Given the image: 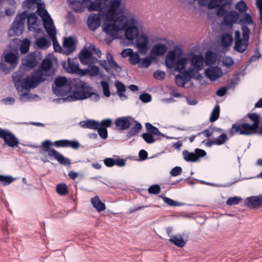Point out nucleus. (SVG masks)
Segmentation results:
<instances>
[{
  "label": "nucleus",
  "instance_id": "nucleus-1",
  "mask_svg": "<svg viewBox=\"0 0 262 262\" xmlns=\"http://www.w3.org/2000/svg\"><path fill=\"white\" fill-rule=\"evenodd\" d=\"M55 69L53 68L52 60L46 57L42 60L39 68L31 72V75H28L26 78H24L23 74L14 72L12 78L17 90H29L45 81L47 78L44 77V76H52L55 74Z\"/></svg>",
  "mask_w": 262,
  "mask_h": 262
},
{
  "label": "nucleus",
  "instance_id": "nucleus-2",
  "mask_svg": "<svg viewBox=\"0 0 262 262\" xmlns=\"http://www.w3.org/2000/svg\"><path fill=\"white\" fill-rule=\"evenodd\" d=\"M27 18V24L30 30L35 28L33 26H37V21L38 18L35 13L32 12L27 14L26 11H24L20 14H17L13 21L10 29L8 31V34L10 36L19 35L23 33L25 20Z\"/></svg>",
  "mask_w": 262,
  "mask_h": 262
},
{
  "label": "nucleus",
  "instance_id": "nucleus-3",
  "mask_svg": "<svg viewBox=\"0 0 262 262\" xmlns=\"http://www.w3.org/2000/svg\"><path fill=\"white\" fill-rule=\"evenodd\" d=\"M115 124L121 130L130 128L125 135L127 140L137 136L142 128L141 124L130 116L117 118L115 121Z\"/></svg>",
  "mask_w": 262,
  "mask_h": 262
},
{
  "label": "nucleus",
  "instance_id": "nucleus-4",
  "mask_svg": "<svg viewBox=\"0 0 262 262\" xmlns=\"http://www.w3.org/2000/svg\"><path fill=\"white\" fill-rule=\"evenodd\" d=\"M71 80H68L66 77L60 76L55 80L53 85V93L57 96L64 97L71 93Z\"/></svg>",
  "mask_w": 262,
  "mask_h": 262
},
{
  "label": "nucleus",
  "instance_id": "nucleus-5",
  "mask_svg": "<svg viewBox=\"0 0 262 262\" xmlns=\"http://www.w3.org/2000/svg\"><path fill=\"white\" fill-rule=\"evenodd\" d=\"M43 56L41 51L36 50L28 54L21 59V66L26 70H31L36 67L42 59Z\"/></svg>",
  "mask_w": 262,
  "mask_h": 262
},
{
  "label": "nucleus",
  "instance_id": "nucleus-6",
  "mask_svg": "<svg viewBox=\"0 0 262 262\" xmlns=\"http://www.w3.org/2000/svg\"><path fill=\"white\" fill-rule=\"evenodd\" d=\"M92 89V88L88 84L80 90L77 91L75 95H70L67 97L62 99L63 102H72L79 100H84L90 97V91Z\"/></svg>",
  "mask_w": 262,
  "mask_h": 262
},
{
  "label": "nucleus",
  "instance_id": "nucleus-7",
  "mask_svg": "<svg viewBox=\"0 0 262 262\" xmlns=\"http://www.w3.org/2000/svg\"><path fill=\"white\" fill-rule=\"evenodd\" d=\"M79 59L81 64L91 65L98 62V59L93 55L92 51L84 47L79 54Z\"/></svg>",
  "mask_w": 262,
  "mask_h": 262
},
{
  "label": "nucleus",
  "instance_id": "nucleus-8",
  "mask_svg": "<svg viewBox=\"0 0 262 262\" xmlns=\"http://www.w3.org/2000/svg\"><path fill=\"white\" fill-rule=\"evenodd\" d=\"M239 13L235 10L228 11V13L224 16L222 25L232 28L234 24L242 23V20L239 19Z\"/></svg>",
  "mask_w": 262,
  "mask_h": 262
},
{
  "label": "nucleus",
  "instance_id": "nucleus-9",
  "mask_svg": "<svg viewBox=\"0 0 262 262\" xmlns=\"http://www.w3.org/2000/svg\"><path fill=\"white\" fill-rule=\"evenodd\" d=\"M107 60H98L99 64L101 67H103L105 70L110 73L111 69L115 68L116 71L120 72L122 68L120 66L114 59L113 56L110 53H106Z\"/></svg>",
  "mask_w": 262,
  "mask_h": 262
},
{
  "label": "nucleus",
  "instance_id": "nucleus-10",
  "mask_svg": "<svg viewBox=\"0 0 262 262\" xmlns=\"http://www.w3.org/2000/svg\"><path fill=\"white\" fill-rule=\"evenodd\" d=\"M188 58V61L189 62L191 66L196 70H200L203 68L204 58L201 54H195L193 51H191L186 54Z\"/></svg>",
  "mask_w": 262,
  "mask_h": 262
},
{
  "label": "nucleus",
  "instance_id": "nucleus-11",
  "mask_svg": "<svg viewBox=\"0 0 262 262\" xmlns=\"http://www.w3.org/2000/svg\"><path fill=\"white\" fill-rule=\"evenodd\" d=\"M51 145H53V144L50 140H46L43 141L41 143V147L40 149V152L41 154H46L47 152L48 156L54 157L56 160L60 153L55 149L51 148L50 147Z\"/></svg>",
  "mask_w": 262,
  "mask_h": 262
},
{
  "label": "nucleus",
  "instance_id": "nucleus-12",
  "mask_svg": "<svg viewBox=\"0 0 262 262\" xmlns=\"http://www.w3.org/2000/svg\"><path fill=\"white\" fill-rule=\"evenodd\" d=\"M113 17H110L109 19L105 21L103 25V31L106 34L113 36L120 30V28L114 21Z\"/></svg>",
  "mask_w": 262,
  "mask_h": 262
},
{
  "label": "nucleus",
  "instance_id": "nucleus-13",
  "mask_svg": "<svg viewBox=\"0 0 262 262\" xmlns=\"http://www.w3.org/2000/svg\"><path fill=\"white\" fill-rule=\"evenodd\" d=\"M149 39L145 34L138 35L136 38V46L139 52L141 54H145L148 49Z\"/></svg>",
  "mask_w": 262,
  "mask_h": 262
},
{
  "label": "nucleus",
  "instance_id": "nucleus-14",
  "mask_svg": "<svg viewBox=\"0 0 262 262\" xmlns=\"http://www.w3.org/2000/svg\"><path fill=\"white\" fill-rule=\"evenodd\" d=\"M18 52L16 48H12V50L6 53L5 55V61L12 65V68H15L18 63Z\"/></svg>",
  "mask_w": 262,
  "mask_h": 262
},
{
  "label": "nucleus",
  "instance_id": "nucleus-15",
  "mask_svg": "<svg viewBox=\"0 0 262 262\" xmlns=\"http://www.w3.org/2000/svg\"><path fill=\"white\" fill-rule=\"evenodd\" d=\"M45 29L52 40L55 51L56 52L61 53L62 52V48L60 46L56 37V30L55 27L53 26V27L50 28L49 26H47V24H45Z\"/></svg>",
  "mask_w": 262,
  "mask_h": 262
},
{
  "label": "nucleus",
  "instance_id": "nucleus-16",
  "mask_svg": "<svg viewBox=\"0 0 262 262\" xmlns=\"http://www.w3.org/2000/svg\"><path fill=\"white\" fill-rule=\"evenodd\" d=\"M245 204L252 209L262 207V194L247 198L245 200Z\"/></svg>",
  "mask_w": 262,
  "mask_h": 262
},
{
  "label": "nucleus",
  "instance_id": "nucleus-17",
  "mask_svg": "<svg viewBox=\"0 0 262 262\" xmlns=\"http://www.w3.org/2000/svg\"><path fill=\"white\" fill-rule=\"evenodd\" d=\"M112 120L111 119H106L102 120L99 125L97 129L99 136L102 139H106L108 137L107 127L111 126Z\"/></svg>",
  "mask_w": 262,
  "mask_h": 262
},
{
  "label": "nucleus",
  "instance_id": "nucleus-18",
  "mask_svg": "<svg viewBox=\"0 0 262 262\" xmlns=\"http://www.w3.org/2000/svg\"><path fill=\"white\" fill-rule=\"evenodd\" d=\"M63 53L69 55L76 50V41L73 37L70 36L65 38L63 42Z\"/></svg>",
  "mask_w": 262,
  "mask_h": 262
},
{
  "label": "nucleus",
  "instance_id": "nucleus-19",
  "mask_svg": "<svg viewBox=\"0 0 262 262\" xmlns=\"http://www.w3.org/2000/svg\"><path fill=\"white\" fill-rule=\"evenodd\" d=\"M182 56V51L177 53L175 51H170L166 56L165 62L168 68L172 69L178 59Z\"/></svg>",
  "mask_w": 262,
  "mask_h": 262
},
{
  "label": "nucleus",
  "instance_id": "nucleus-20",
  "mask_svg": "<svg viewBox=\"0 0 262 262\" xmlns=\"http://www.w3.org/2000/svg\"><path fill=\"white\" fill-rule=\"evenodd\" d=\"M206 76L211 81H214L221 77L223 74L222 69L219 67L208 68L205 70Z\"/></svg>",
  "mask_w": 262,
  "mask_h": 262
},
{
  "label": "nucleus",
  "instance_id": "nucleus-21",
  "mask_svg": "<svg viewBox=\"0 0 262 262\" xmlns=\"http://www.w3.org/2000/svg\"><path fill=\"white\" fill-rule=\"evenodd\" d=\"M3 139L8 146L12 148L17 147L19 144L17 138L9 130H7Z\"/></svg>",
  "mask_w": 262,
  "mask_h": 262
},
{
  "label": "nucleus",
  "instance_id": "nucleus-22",
  "mask_svg": "<svg viewBox=\"0 0 262 262\" xmlns=\"http://www.w3.org/2000/svg\"><path fill=\"white\" fill-rule=\"evenodd\" d=\"M37 12L40 17L43 18H46V20L43 19L44 27L45 24H47V26H49L50 28H52L53 26H54L53 20L45 7H42L40 9L38 7L37 9Z\"/></svg>",
  "mask_w": 262,
  "mask_h": 262
},
{
  "label": "nucleus",
  "instance_id": "nucleus-23",
  "mask_svg": "<svg viewBox=\"0 0 262 262\" xmlns=\"http://www.w3.org/2000/svg\"><path fill=\"white\" fill-rule=\"evenodd\" d=\"M89 28L93 31H95L100 26V18L98 14L91 13L87 20Z\"/></svg>",
  "mask_w": 262,
  "mask_h": 262
},
{
  "label": "nucleus",
  "instance_id": "nucleus-24",
  "mask_svg": "<svg viewBox=\"0 0 262 262\" xmlns=\"http://www.w3.org/2000/svg\"><path fill=\"white\" fill-rule=\"evenodd\" d=\"M125 37L126 39L133 40L139 35V31L135 25L128 24L125 29Z\"/></svg>",
  "mask_w": 262,
  "mask_h": 262
},
{
  "label": "nucleus",
  "instance_id": "nucleus-25",
  "mask_svg": "<svg viewBox=\"0 0 262 262\" xmlns=\"http://www.w3.org/2000/svg\"><path fill=\"white\" fill-rule=\"evenodd\" d=\"M87 85L85 82L78 78L72 79L70 84L71 93L72 92V95H75L77 91H79Z\"/></svg>",
  "mask_w": 262,
  "mask_h": 262
},
{
  "label": "nucleus",
  "instance_id": "nucleus-26",
  "mask_svg": "<svg viewBox=\"0 0 262 262\" xmlns=\"http://www.w3.org/2000/svg\"><path fill=\"white\" fill-rule=\"evenodd\" d=\"M235 45L234 50L239 53H243L246 51V48L243 47V39L241 38V32L236 30L234 32Z\"/></svg>",
  "mask_w": 262,
  "mask_h": 262
},
{
  "label": "nucleus",
  "instance_id": "nucleus-27",
  "mask_svg": "<svg viewBox=\"0 0 262 262\" xmlns=\"http://www.w3.org/2000/svg\"><path fill=\"white\" fill-rule=\"evenodd\" d=\"M167 51V47L166 45L158 43L153 46L151 52L155 56H162L164 55Z\"/></svg>",
  "mask_w": 262,
  "mask_h": 262
},
{
  "label": "nucleus",
  "instance_id": "nucleus-28",
  "mask_svg": "<svg viewBox=\"0 0 262 262\" xmlns=\"http://www.w3.org/2000/svg\"><path fill=\"white\" fill-rule=\"evenodd\" d=\"M100 123L98 121L89 119L86 121H80L79 124L82 128L96 129L98 128Z\"/></svg>",
  "mask_w": 262,
  "mask_h": 262
},
{
  "label": "nucleus",
  "instance_id": "nucleus-29",
  "mask_svg": "<svg viewBox=\"0 0 262 262\" xmlns=\"http://www.w3.org/2000/svg\"><path fill=\"white\" fill-rule=\"evenodd\" d=\"M242 135L251 136L255 135L256 132V128L253 125L248 123H242Z\"/></svg>",
  "mask_w": 262,
  "mask_h": 262
},
{
  "label": "nucleus",
  "instance_id": "nucleus-30",
  "mask_svg": "<svg viewBox=\"0 0 262 262\" xmlns=\"http://www.w3.org/2000/svg\"><path fill=\"white\" fill-rule=\"evenodd\" d=\"M188 62L187 55L184 57L181 56L176 61L173 68H174L176 71L182 72L181 71L185 69Z\"/></svg>",
  "mask_w": 262,
  "mask_h": 262
},
{
  "label": "nucleus",
  "instance_id": "nucleus-31",
  "mask_svg": "<svg viewBox=\"0 0 262 262\" xmlns=\"http://www.w3.org/2000/svg\"><path fill=\"white\" fill-rule=\"evenodd\" d=\"M242 30L243 34V47L246 48V50L249 45V35L250 34V30L247 26L244 25L242 26Z\"/></svg>",
  "mask_w": 262,
  "mask_h": 262
},
{
  "label": "nucleus",
  "instance_id": "nucleus-32",
  "mask_svg": "<svg viewBox=\"0 0 262 262\" xmlns=\"http://www.w3.org/2000/svg\"><path fill=\"white\" fill-rule=\"evenodd\" d=\"M169 241L179 248L184 247L186 244V242L183 239L182 235L180 234L171 235Z\"/></svg>",
  "mask_w": 262,
  "mask_h": 262
},
{
  "label": "nucleus",
  "instance_id": "nucleus-33",
  "mask_svg": "<svg viewBox=\"0 0 262 262\" xmlns=\"http://www.w3.org/2000/svg\"><path fill=\"white\" fill-rule=\"evenodd\" d=\"M91 203L93 206L98 212L104 211L105 208V205L102 203L98 196H95L91 199Z\"/></svg>",
  "mask_w": 262,
  "mask_h": 262
},
{
  "label": "nucleus",
  "instance_id": "nucleus-34",
  "mask_svg": "<svg viewBox=\"0 0 262 262\" xmlns=\"http://www.w3.org/2000/svg\"><path fill=\"white\" fill-rule=\"evenodd\" d=\"M232 41L233 37L231 34L226 33L221 36V43L224 48L229 47L232 42Z\"/></svg>",
  "mask_w": 262,
  "mask_h": 262
},
{
  "label": "nucleus",
  "instance_id": "nucleus-35",
  "mask_svg": "<svg viewBox=\"0 0 262 262\" xmlns=\"http://www.w3.org/2000/svg\"><path fill=\"white\" fill-rule=\"evenodd\" d=\"M63 64L64 68L67 70L68 73L77 74L78 73V70H79V64L71 62L70 58L68 59V67H66V63Z\"/></svg>",
  "mask_w": 262,
  "mask_h": 262
},
{
  "label": "nucleus",
  "instance_id": "nucleus-36",
  "mask_svg": "<svg viewBox=\"0 0 262 262\" xmlns=\"http://www.w3.org/2000/svg\"><path fill=\"white\" fill-rule=\"evenodd\" d=\"M115 85L117 89V93L118 96L120 98L123 97L124 99H127V96L124 94V93L126 91V88L125 85L122 82L119 81L118 80H116L115 81Z\"/></svg>",
  "mask_w": 262,
  "mask_h": 262
},
{
  "label": "nucleus",
  "instance_id": "nucleus-37",
  "mask_svg": "<svg viewBox=\"0 0 262 262\" xmlns=\"http://www.w3.org/2000/svg\"><path fill=\"white\" fill-rule=\"evenodd\" d=\"M182 154L184 160L187 162H195L198 161V157L194 152H189L188 150H185Z\"/></svg>",
  "mask_w": 262,
  "mask_h": 262
},
{
  "label": "nucleus",
  "instance_id": "nucleus-38",
  "mask_svg": "<svg viewBox=\"0 0 262 262\" xmlns=\"http://www.w3.org/2000/svg\"><path fill=\"white\" fill-rule=\"evenodd\" d=\"M228 2L221 3L219 6L216 7L215 14L217 16H223L226 15L228 13V10L225 8L226 6H228Z\"/></svg>",
  "mask_w": 262,
  "mask_h": 262
},
{
  "label": "nucleus",
  "instance_id": "nucleus-39",
  "mask_svg": "<svg viewBox=\"0 0 262 262\" xmlns=\"http://www.w3.org/2000/svg\"><path fill=\"white\" fill-rule=\"evenodd\" d=\"M216 60V54L212 51H207L206 54V64L207 66H212Z\"/></svg>",
  "mask_w": 262,
  "mask_h": 262
},
{
  "label": "nucleus",
  "instance_id": "nucleus-40",
  "mask_svg": "<svg viewBox=\"0 0 262 262\" xmlns=\"http://www.w3.org/2000/svg\"><path fill=\"white\" fill-rule=\"evenodd\" d=\"M242 124L234 123L232 125L231 127L230 128L229 135L230 137H232L235 134L242 135Z\"/></svg>",
  "mask_w": 262,
  "mask_h": 262
},
{
  "label": "nucleus",
  "instance_id": "nucleus-41",
  "mask_svg": "<svg viewBox=\"0 0 262 262\" xmlns=\"http://www.w3.org/2000/svg\"><path fill=\"white\" fill-rule=\"evenodd\" d=\"M31 41L28 38H25L23 40L20 45L19 50L21 54H25L27 53L30 49Z\"/></svg>",
  "mask_w": 262,
  "mask_h": 262
},
{
  "label": "nucleus",
  "instance_id": "nucleus-42",
  "mask_svg": "<svg viewBox=\"0 0 262 262\" xmlns=\"http://www.w3.org/2000/svg\"><path fill=\"white\" fill-rule=\"evenodd\" d=\"M246 117L249 118L253 122V125L255 127L259 126L260 123V115L256 113H248Z\"/></svg>",
  "mask_w": 262,
  "mask_h": 262
},
{
  "label": "nucleus",
  "instance_id": "nucleus-43",
  "mask_svg": "<svg viewBox=\"0 0 262 262\" xmlns=\"http://www.w3.org/2000/svg\"><path fill=\"white\" fill-rule=\"evenodd\" d=\"M220 107L219 104H216L212 110L209 118V121L213 123L216 121L220 116Z\"/></svg>",
  "mask_w": 262,
  "mask_h": 262
},
{
  "label": "nucleus",
  "instance_id": "nucleus-44",
  "mask_svg": "<svg viewBox=\"0 0 262 262\" xmlns=\"http://www.w3.org/2000/svg\"><path fill=\"white\" fill-rule=\"evenodd\" d=\"M36 45L39 48H47L51 45V42L45 37H41L37 40Z\"/></svg>",
  "mask_w": 262,
  "mask_h": 262
},
{
  "label": "nucleus",
  "instance_id": "nucleus-45",
  "mask_svg": "<svg viewBox=\"0 0 262 262\" xmlns=\"http://www.w3.org/2000/svg\"><path fill=\"white\" fill-rule=\"evenodd\" d=\"M126 19V17L123 15L122 14L121 15L118 16L116 17V18L114 20V22L117 24V25L120 27H122V29H125L126 26H128L127 23L125 22V20Z\"/></svg>",
  "mask_w": 262,
  "mask_h": 262
},
{
  "label": "nucleus",
  "instance_id": "nucleus-46",
  "mask_svg": "<svg viewBox=\"0 0 262 262\" xmlns=\"http://www.w3.org/2000/svg\"><path fill=\"white\" fill-rule=\"evenodd\" d=\"M152 63V57L147 56L143 58H141V60L138 64V67L141 68H147Z\"/></svg>",
  "mask_w": 262,
  "mask_h": 262
},
{
  "label": "nucleus",
  "instance_id": "nucleus-47",
  "mask_svg": "<svg viewBox=\"0 0 262 262\" xmlns=\"http://www.w3.org/2000/svg\"><path fill=\"white\" fill-rule=\"evenodd\" d=\"M16 178L11 176L0 175V182L3 186H6L11 184Z\"/></svg>",
  "mask_w": 262,
  "mask_h": 262
},
{
  "label": "nucleus",
  "instance_id": "nucleus-48",
  "mask_svg": "<svg viewBox=\"0 0 262 262\" xmlns=\"http://www.w3.org/2000/svg\"><path fill=\"white\" fill-rule=\"evenodd\" d=\"M160 198H162L164 203L167 204L169 206L175 207V206H180L182 205L181 203H179L177 201H174L169 198H167L165 196L160 195Z\"/></svg>",
  "mask_w": 262,
  "mask_h": 262
},
{
  "label": "nucleus",
  "instance_id": "nucleus-49",
  "mask_svg": "<svg viewBox=\"0 0 262 262\" xmlns=\"http://www.w3.org/2000/svg\"><path fill=\"white\" fill-rule=\"evenodd\" d=\"M121 5V1L120 0H112L110 3V10L114 11V16H117L118 14L117 12H115L117 9L119 8Z\"/></svg>",
  "mask_w": 262,
  "mask_h": 262
},
{
  "label": "nucleus",
  "instance_id": "nucleus-50",
  "mask_svg": "<svg viewBox=\"0 0 262 262\" xmlns=\"http://www.w3.org/2000/svg\"><path fill=\"white\" fill-rule=\"evenodd\" d=\"M57 192L61 195H64L68 193L67 185L64 183H60L57 185Z\"/></svg>",
  "mask_w": 262,
  "mask_h": 262
},
{
  "label": "nucleus",
  "instance_id": "nucleus-51",
  "mask_svg": "<svg viewBox=\"0 0 262 262\" xmlns=\"http://www.w3.org/2000/svg\"><path fill=\"white\" fill-rule=\"evenodd\" d=\"M141 60V58H140V55L137 52H133V54H131L129 58V61L130 63L132 65H136L137 64H139Z\"/></svg>",
  "mask_w": 262,
  "mask_h": 262
},
{
  "label": "nucleus",
  "instance_id": "nucleus-52",
  "mask_svg": "<svg viewBox=\"0 0 262 262\" xmlns=\"http://www.w3.org/2000/svg\"><path fill=\"white\" fill-rule=\"evenodd\" d=\"M100 84L102 86L104 95L106 97H110L111 95V92L108 82L106 81H101L100 82Z\"/></svg>",
  "mask_w": 262,
  "mask_h": 262
},
{
  "label": "nucleus",
  "instance_id": "nucleus-53",
  "mask_svg": "<svg viewBox=\"0 0 262 262\" xmlns=\"http://www.w3.org/2000/svg\"><path fill=\"white\" fill-rule=\"evenodd\" d=\"M235 9L238 10L240 13H245L248 9V7L246 3L241 0L236 4Z\"/></svg>",
  "mask_w": 262,
  "mask_h": 262
},
{
  "label": "nucleus",
  "instance_id": "nucleus-54",
  "mask_svg": "<svg viewBox=\"0 0 262 262\" xmlns=\"http://www.w3.org/2000/svg\"><path fill=\"white\" fill-rule=\"evenodd\" d=\"M228 140V138L227 135L225 133H223L214 140V141L215 145H221L224 144Z\"/></svg>",
  "mask_w": 262,
  "mask_h": 262
},
{
  "label": "nucleus",
  "instance_id": "nucleus-55",
  "mask_svg": "<svg viewBox=\"0 0 262 262\" xmlns=\"http://www.w3.org/2000/svg\"><path fill=\"white\" fill-rule=\"evenodd\" d=\"M242 200V198L239 196L230 197L227 200L226 204L228 206L235 205L238 204Z\"/></svg>",
  "mask_w": 262,
  "mask_h": 262
},
{
  "label": "nucleus",
  "instance_id": "nucleus-56",
  "mask_svg": "<svg viewBox=\"0 0 262 262\" xmlns=\"http://www.w3.org/2000/svg\"><path fill=\"white\" fill-rule=\"evenodd\" d=\"M161 190L160 186L159 184H155L148 188V191L149 194H158L160 192Z\"/></svg>",
  "mask_w": 262,
  "mask_h": 262
},
{
  "label": "nucleus",
  "instance_id": "nucleus-57",
  "mask_svg": "<svg viewBox=\"0 0 262 262\" xmlns=\"http://www.w3.org/2000/svg\"><path fill=\"white\" fill-rule=\"evenodd\" d=\"M56 160L61 165L64 166L69 165L71 164V160L64 157L62 154H60L57 158Z\"/></svg>",
  "mask_w": 262,
  "mask_h": 262
},
{
  "label": "nucleus",
  "instance_id": "nucleus-58",
  "mask_svg": "<svg viewBox=\"0 0 262 262\" xmlns=\"http://www.w3.org/2000/svg\"><path fill=\"white\" fill-rule=\"evenodd\" d=\"M142 137L144 141L148 144H151L155 141L154 136L150 133H143L142 135Z\"/></svg>",
  "mask_w": 262,
  "mask_h": 262
},
{
  "label": "nucleus",
  "instance_id": "nucleus-59",
  "mask_svg": "<svg viewBox=\"0 0 262 262\" xmlns=\"http://www.w3.org/2000/svg\"><path fill=\"white\" fill-rule=\"evenodd\" d=\"M175 83L179 87H183L185 84V82L184 80L183 77L180 72L179 74H177L175 77Z\"/></svg>",
  "mask_w": 262,
  "mask_h": 262
},
{
  "label": "nucleus",
  "instance_id": "nucleus-60",
  "mask_svg": "<svg viewBox=\"0 0 262 262\" xmlns=\"http://www.w3.org/2000/svg\"><path fill=\"white\" fill-rule=\"evenodd\" d=\"M15 68H12V65L8 66L5 63H0V70L3 71L5 74H8L10 71L12 70H14Z\"/></svg>",
  "mask_w": 262,
  "mask_h": 262
},
{
  "label": "nucleus",
  "instance_id": "nucleus-61",
  "mask_svg": "<svg viewBox=\"0 0 262 262\" xmlns=\"http://www.w3.org/2000/svg\"><path fill=\"white\" fill-rule=\"evenodd\" d=\"M68 142L67 139L59 140L55 141L53 144L57 147H67Z\"/></svg>",
  "mask_w": 262,
  "mask_h": 262
},
{
  "label": "nucleus",
  "instance_id": "nucleus-62",
  "mask_svg": "<svg viewBox=\"0 0 262 262\" xmlns=\"http://www.w3.org/2000/svg\"><path fill=\"white\" fill-rule=\"evenodd\" d=\"M222 3V0H210L207 5L208 9L212 10L219 6Z\"/></svg>",
  "mask_w": 262,
  "mask_h": 262
},
{
  "label": "nucleus",
  "instance_id": "nucleus-63",
  "mask_svg": "<svg viewBox=\"0 0 262 262\" xmlns=\"http://www.w3.org/2000/svg\"><path fill=\"white\" fill-rule=\"evenodd\" d=\"M140 99L144 103H148L151 101V96L147 93H143L139 96Z\"/></svg>",
  "mask_w": 262,
  "mask_h": 262
},
{
  "label": "nucleus",
  "instance_id": "nucleus-64",
  "mask_svg": "<svg viewBox=\"0 0 262 262\" xmlns=\"http://www.w3.org/2000/svg\"><path fill=\"white\" fill-rule=\"evenodd\" d=\"M165 73L163 71L157 70L154 73L153 76L154 78L157 80H162L165 77Z\"/></svg>",
  "mask_w": 262,
  "mask_h": 262
}]
</instances>
